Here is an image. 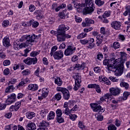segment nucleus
I'll return each instance as SVG.
<instances>
[{
  "label": "nucleus",
  "mask_w": 130,
  "mask_h": 130,
  "mask_svg": "<svg viewBox=\"0 0 130 130\" xmlns=\"http://www.w3.org/2000/svg\"><path fill=\"white\" fill-rule=\"evenodd\" d=\"M54 98H55V99H56V100H57V101H59V100L61 99V93H60V92L56 93L54 95Z\"/></svg>",
  "instance_id": "41"
},
{
  "label": "nucleus",
  "mask_w": 130,
  "mask_h": 130,
  "mask_svg": "<svg viewBox=\"0 0 130 130\" xmlns=\"http://www.w3.org/2000/svg\"><path fill=\"white\" fill-rule=\"evenodd\" d=\"M75 83H81V78L80 77V76H79V74H77L76 76H75Z\"/></svg>",
  "instance_id": "44"
},
{
  "label": "nucleus",
  "mask_w": 130,
  "mask_h": 130,
  "mask_svg": "<svg viewBox=\"0 0 130 130\" xmlns=\"http://www.w3.org/2000/svg\"><path fill=\"white\" fill-rule=\"evenodd\" d=\"M56 120L58 123H63V122H64V119L62 117H61V116L57 117L56 118Z\"/></svg>",
  "instance_id": "36"
},
{
  "label": "nucleus",
  "mask_w": 130,
  "mask_h": 130,
  "mask_svg": "<svg viewBox=\"0 0 130 130\" xmlns=\"http://www.w3.org/2000/svg\"><path fill=\"white\" fill-rule=\"evenodd\" d=\"M87 37V33L82 32L80 34L78 35L77 36V39H82V38H85Z\"/></svg>",
  "instance_id": "37"
},
{
  "label": "nucleus",
  "mask_w": 130,
  "mask_h": 130,
  "mask_svg": "<svg viewBox=\"0 0 130 130\" xmlns=\"http://www.w3.org/2000/svg\"><path fill=\"white\" fill-rule=\"evenodd\" d=\"M40 72V68L39 67H38L35 72V75L37 76V77H39Z\"/></svg>",
  "instance_id": "64"
},
{
  "label": "nucleus",
  "mask_w": 130,
  "mask_h": 130,
  "mask_svg": "<svg viewBox=\"0 0 130 130\" xmlns=\"http://www.w3.org/2000/svg\"><path fill=\"white\" fill-rule=\"evenodd\" d=\"M126 11L123 13L124 16H130V6H128L126 8Z\"/></svg>",
  "instance_id": "46"
},
{
  "label": "nucleus",
  "mask_w": 130,
  "mask_h": 130,
  "mask_svg": "<svg viewBox=\"0 0 130 130\" xmlns=\"http://www.w3.org/2000/svg\"><path fill=\"white\" fill-rule=\"evenodd\" d=\"M95 4L96 5V6H98V7H102V6L105 4V2L104 1L95 0Z\"/></svg>",
  "instance_id": "34"
},
{
  "label": "nucleus",
  "mask_w": 130,
  "mask_h": 130,
  "mask_svg": "<svg viewBox=\"0 0 130 130\" xmlns=\"http://www.w3.org/2000/svg\"><path fill=\"white\" fill-rule=\"evenodd\" d=\"M26 130L36 129V124H35V123L29 122L26 125Z\"/></svg>",
  "instance_id": "16"
},
{
  "label": "nucleus",
  "mask_w": 130,
  "mask_h": 130,
  "mask_svg": "<svg viewBox=\"0 0 130 130\" xmlns=\"http://www.w3.org/2000/svg\"><path fill=\"white\" fill-rule=\"evenodd\" d=\"M75 51H76V47L72 46H69L65 50L64 54L66 56H69L70 55H72V54H74Z\"/></svg>",
  "instance_id": "5"
},
{
  "label": "nucleus",
  "mask_w": 130,
  "mask_h": 130,
  "mask_svg": "<svg viewBox=\"0 0 130 130\" xmlns=\"http://www.w3.org/2000/svg\"><path fill=\"white\" fill-rule=\"evenodd\" d=\"M69 12H67V11H63L59 13V16L60 19H66V17L68 16Z\"/></svg>",
  "instance_id": "26"
},
{
  "label": "nucleus",
  "mask_w": 130,
  "mask_h": 130,
  "mask_svg": "<svg viewBox=\"0 0 130 130\" xmlns=\"http://www.w3.org/2000/svg\"><path fill=\"white\" fill-rule=\"evenodd\" d=\"M71 37L72 36L70 35L60 32L59 35L57 37V41L58 42H62L63 41H66V39H68V38H71Z\"/></svg>",
  "instance_id": "4"
},
{
  "label": "nucleus",
  "mask_w": 130,
  "mask_h": 130,
  "mask_svg": "<svg viewBox=\"0 0 130 130\" xmlns=\"http://www.w3.org/2000/svg\"><path fill=\"white\" fill-rule=\"evenodd\" d=\"M62 93L63 94V98L64 100H69V99H70L71 95L70 94V91H69V90L66 89Z\"/></svg>",
  "instance_id": "19"
},
{
  "label": "nucleus",
  "mask_w": 130,
  "mask_h": 130,
  "mask_svg": "<svg viewBox=\"0 0 130 130\" xmlns=\"http://www.w3.org/2000/svg\"><path fill=\"white\" fill-rule=\"evenodd\" d=\"M102 81L104 82V84L106 85H111V83H110V81L108 80V79L106 77L103 78Z\"/></svg>",
  "instance_id": "39"
},
{
  "label": "nucleus",
  "mask_w": 130,
  "mask_h": 130,
  "mask_svg": "<svg viewBox=\"0 0 130 130\" xmlns=\"http://www.w3.org/2000/svg\"><path fill=\"white\" fill-rule=\"evenodd\" d=\"M26 116L28 119H32L33 117L36 116V114L33 112H28L26 113Z\"/></svg>",
  "instance_id": "22"
},
{
  "label": "nucleus",
  "mask_w": 130,
  "mask_h": 130,
  "mask_svg": "<svg viewBox=\"0 0 130 130\" xmlns=\"http://www.w3.org/2000/svg\"><path fill=\"white\" fill-rule=\"evenodd\" d=\"M111 25V27H112V28L115 30H120V28H121V24H120V22L113 21Z\"/></svg>",
  "instance_id": "12"
},
{
  "label": "nucleus",
  "mask_w": 130,
  "mask_h": 130,
  "mask_svg": "<svg viewBox=\"0 0 130 130\" xmlns=\"http://www.w3.org/2000/svg\"><path fill=\"white\" fill-rule=\"evenodd\" d=\"M120 85L122 88H124L125 90H127L129 87L128 83L125 82H121Z\"/></svg>",
  "instance_id": "33"
},
{
  "label": "nucleus",
  "mask_w": 130,
  "mask_h": 130,
  "mask_svg": "<svg viewBox=\"0 0 130 130\" xmlns=\"http://www.w3.org/2000/svg\"><path fill=\"white\" fill-rule=\"evenodd\" d=\"M108 130H116V126L113 124H111L108 126Z\"/></svg>",
  "instance_id": "49"
},
{
  "label": "nucleus",
  "mask_w": 130,
  "mask_h": 130,
  "mask_svg": "<svg viewBox=\"0 0 130 130\" xmlns=\"http://www.w3.org/2000/svg\"><path fill=\"white\" fill-rule=\"evenodd\" d=\"M80 43L81 44H83V45H85V44H87V43H89V40H80Z\"/></svg>",
  "instance_id": "58"
},
{
  "label": "nucleus",
  "mask_w": 130,
  "mask_h": 130,
  "mask_svg": "<svg viewBox=\"0 0 130 130\" xmlns=\"http://www.w3.org/2000/svg\"><path fill=\"white\" fill-rule=\"evenodd\" d=\"M8 99H11V100H14L16 99V94L12 93L11 95L8 96Z\"/></svg>",
  "instance_id": "56"
},
{
  "label": "nucleus",
  "mask_w": 130,
  "mask_h": 130,
  "mask_svg": "<svg viewBox=\"0 0 130 130\" xmlns=\"http://www.w3.org/2000/svg\"><path fill=\"white\" fill-rule=\"evenodd\" d=\"M42 13H43V12L42 11L38 10L34 12V15L36 16V17L38 20H41V19L43 18V14Z\"/></svg>",
  "instance_id": "17"
},
{
  "label": "nucleus",
  "mask_w": 130,
  "mask_h": 130,
  "mask_svg": "<svg viewBox=\"0 0 130 130\" xmlns=\"http://www.w3.org/2000/svg\"><path fill=\"white\" fill-rule=\"evenodd\" d=\"M53 56L54 59H57V60H59L63 57V52L60 50L59 51H57L54 53Z\"/></svg>",
  "instance_id": "9"
},
{
  "label": "nucleus",
  "mask_w": 130,
  "mask_h": 130,
  "mask_svg": "<svg viewBox=\"0 0 130 130\" xmlns=\"http://www.w3.org/2000/svg\"><path fill=\"white\" fill-rule=\"evenodd\" d=\"M3 43L4 46L5 47H9L11 44H10V39L8 38H5L3 40Z\"/></svg>",
  "instance_id": "21"
},
{
  "label": "nucleus",
  "mask_w": 130,
  "mask_h": 130,
  "mask_svg": "<svg viewBox=\"0 0 130 130\" xmlns=\"http://www.w3.org/2000/svg\"><path fill=\"white\" fill-rule=\"evenodd\" d=\"M31 49H32V48L29 46L28 48H26L25 50H24V54L23 55V56H25V57H27V56H28V53H29V52L31 51Z\"/></svg>",
  "instance_id": "35"
},
{
  "label": "nucleus",
  "mask_w": 130,
  "mask_h": 130,
  "mask_svg": "<svg viewBox=\"0 0 130 130\" xmlns=\"http://www.w3.org/2000/svg\"><path fill=\"white\" fill-rule=\"evenodd\" d=\"M87 88H89V89H95V90L98 93H101V89L100 88V85L97 84H88Z\"/></svg>",
  "instance_id": "11"
},
{
  "label": "nucleus",
  "mask_w": 130,
  "mask_h": 130,
  "mask_svg": "<svg viewBox=\"0 0 130 130\" xmlns=\"http://www.w3.org/2000/svg\"><path fill=\"white\" fill-rule=\"evenodd\" d=\"M74 8H76V9H81V8H85L86 7V5L84 4H79L77 3L73 2Z\"/></svg>",
  "instance_id": "30"
},
{
  "label": "nucleus",
  "mask_w": 130,
  "mask_h": 130,
  "mask_svg": "<svg viewBox=\"0 0 130 130\" xmlns=\"http://www.w3.org/2000/svg\"><path fill=\"white\" fill-rule=\"evenodd\" d=\"M56 114L57 117L61 116V115H62V111H61L60 109H57L56 110Z\"/></svg>",
  "instance_id": "47"
},
{
  "label": "nucleus",
  "mask_w": 130,
  "mask_h": 130,
  "mask_svg": "<svg viewBox=\"0 0 130 130\" xmlns=\"http://www.w3.org/2000/svg\"><path fill=\"white\" fill-rule=\"evenodd\" d=\"M109 16H110V12L106 11L103 15V18H108V17H109Z\"/></svg>",
  "instance_id": "61"
},
{
  "label": "nucleus",
  "mask_w": 130,
  "mask_h": 130,
  "mask_svg": "<svg viewBox=\"0 0 130 130\" xmlns=\"http://www.w3.org/2000/svg\"><path fill=\"white\" fill-rule=\"evenodd\" d=\"M90 106L94 112H100L101 111V106L98 104H90Z\"/></svg>",
  "instance_id": "13"
},
{
  "label": "nucleus",
  "mask_w": 130,
  "mask_h": 130,
  "mask_svg": "<svg viewBox=\"0 0 130 130\" xmlns=\"http://www.w3.org/2000/svg\"><path fill=\"white\" fill-rule=\"evenodd\" d=\"M89 45L87 46L88 48L90 49H92V48H93L95 46V44H94V40L93 38H90L89 40Z\"/></svg>",
  "instance_id": "28"
},
{
  "label": "nucleus",
  "mask_w": 130,
  "mask_h": 130,
  "mask_svg": "<svg viewBox=\"0 0 130 130\" xmlns=\"http://www.w3.org/2000/svg\"><path fill=\"white\" fill-rule=\"evenodd\" d=\"M69 116L70 119L72 120L73 121L76 120V119L78 117L76 114H70Z\"/></svg>",
  "instance_id": "54"
},
{
  "label": "nucleus",
  "mask_w": 130,
  "mask_h": 130,
  "mask_svg": "<svg viewBox=\"0 0 130 130\" xmlns=\"http://www.w3.org/2000/svg\"><path fill=\"white\" fill-rule=\"evenodd\" d=\"M85 6H88L83 8V15H92L95 10V6L92 0H85Z\"/></svg>",
  "instance_id": "2"
},
{
  "label": "nucleus",
  "mask_w": 130,
  "mask_h": 130,
  "mask_svg": "<svg viewBox=\"0 0 130 130\" xmlns=\"http://www.w3.org/2000/svg\"><path fill=\"white\" fill-rule=\"evenodd\" d=\"M113 46L115 49H117V48H119V43L117 42H115L113 43Z\"/></svg>",
  "instance_id": "57"
},
{
  "label": "nucleus",
  "mask_w": 130,
  "mask_h": 130,
  "mask_svg": "<svg viewBox=\"0 0 130 130\" xmlns=\"http://www.w3.org/2000/svg\"><path fill=\"white\" fill-rule=\"evenodd\" d=\"M67 88L60 87H57L56 90L58 92H61V93H63Z\"/></svg>",
  "instance_id": "53"
},
{
  "label": "nucleus",
  "mask_w": 130,
  "mask_h": 130,
  "mask_svg": "<svg viewBox=\"0 0 130 130\" xmlns=\"http://www.w3.org/2000/svg\"><path fill=\"white\" fill-rule=\"evenodd\" d=\"M47 114H48V110L46 108H43L41 111V115L42 117H45Z\"/></svg>",
  "instance_id": "27"
},
{
  "label": "nucleus",
  "mask_w": 130,
  "mask_h": 130,
  "mask_svg": "<svg viewBox=\"0 0 130 130\" xmlns=\"http://www.w3.org/2000/svg\"><path fill=\"white\" fill-rule=\"evenodd\" d=\"M70 29V27L66 26L64 24H61L58 26V30L60 33H66V31H68Z\"/></svg>",
  "instance_id": "14"
},
{
  "label": "nucleus",
  "mask_w": 130,
  "mask_h": 130,
  "mask_svg": "<svg viewBox=\"0 0 130 130\" xmlns=\"http://www.w3.org/2000/svg\"><path fill=\"white\" fill-rule=\"evenodd\" d=\"M39 54V53L37 51H33L30 53V56L32 57H35L36 55H38Z\"/></svg>",
  "instance_id": "62"
},
{
  "label": "nucleus",
  "mask_w": 130,
  "mask_h": 130,
  "mask_svg": "<svg viewBox=\"0 0 130 130\" xmlns=\"http://www.w3.org/2000/svg\"><path fill=\"white\" fill-rule=\"evenodd\" d=\"M29 24L32 25L33 28H37L39 26V22L36 21L33 19L29 21Z\"/></svg>",
  "instance_id": "23"
},
{
  "label": "nucleus",
  "mask_w": 130,
  "mask_h": 130,
  "mask_svg": "<svg viewBox=\"0 0 130 130\" xmlns=\"http://www.w3.org/2000/svg\"><path fill=\"white\" fill-rule=\"evenodd\" d=\"M38 59H37V58L34 57V58H31V57H27L25 59L23 60L24 62L26 63V64H27L28 66H31L32 63L33 64H36L37 63V61Z\"/></svg>",
  "instance_id": "6"
},
{
  "label": "nucleus",
  "mask_w": 130,
  "mask_h": 130,
  "mask_svg": "<svg viewBox=\"0 0 130 130\" xmlns=\"http://www.w3.org/2000/svg\"><path fill=\"white\" fill-rule=\"evenodd\" d=\"M54 83L57 86H61L62 85V80L60 78V77H56L54 78Z\"/></svg>",
  "instance_id": "25"
},
{
  "label": "nucleus",
  "mask_w": 130,
  "mask_h": 130,
  "mask_svg": "<svg viewBox=\"0 0 130 130\" xmlns=\"http://www.w3.org/2000/svg\"><path fill=\"white\" fill-rule=\"evenodd\" d=\"M130 95V92H124L123 94V100H127V98Z\"/></svg>",
  "instance_id": "50"
},
{
  "label": "nucleus",
  "mask_w": 130,
  "mask_h": 130,
  "mask_svg": "<svg viewBox=\"0 0 130 130\" xmlns=\"http://www.w3.org/2000/svg\"><path fill=\"white\" fill-rule=\"evenodd\" d=\"M22 102V101L21 102H16L15 104V106H11L10 107V108H11V109H14L15 111H18V110H19V109L20 108V107H21V103Z\"/></svg>",
  "instance_id": "18"
},
{
  "label": "nucleus",
  "mask_w": 130,
  "mask_h": 130,
  "mask_svg": "<svg viewBox=\"0 0 130 130\" xmlns=\"http://www.w3.org/2000/svg\"><path fill=\"white\" fill-rule=\"evenodd\" d=\"M55 117V113L53 111H51L49 113L48 117L47 118V120H50L51 119H54Z\"/></svg>",
  "instance_id": "31"
},
{
  "label": "nucleus",
  "mask_w": 130,
  "mask_h": 130,
  "mask_svg": "<svg viewBox=\"0 0 130 130\" xmlns=\"http://www.w3.org/2000/svg\"><path fill=\"white\" fill-rule=\"evenodd\" d=\"M97 40H96V45L97 46H100V44H102L103 39L102 38L100 37H96Z\"/></svg>",
  "instance_id": "48"
},
{
  "label": "nucleus",
  "mask_w": 130,
  "mask_h": 130,
  "mask_svg": "<svg viewBox=\"0 0 130 130\" xmlns=\"http://www.w3.org/2000/svg\"><path fill=\"white\" fill-rule=\"evenodd\" d=\"M22 74L23 76H29L31 74V71L29 70L26 69L25 70H23L22 72Z\"/></svg>",
  "instance_id": "38"
},
{
  "label": "nucleus",
  "mask_w": 130,
  "mask_h": 130,
  "mask_svg": "<svg viewBox=\"0 0 130 130\" xmlns=\"http://www.w3.org/2000/svg\"><path fill=\"white\" fill-rule=\"evenodd\" d=\"M112 60H113L112 59H105L103 61V64L105 66H107V68L108 71H110L111 72H115L116 69H117V65H116V64H113ZM113 70H115V71Z\"/></svg>",
  "instance_id": "3"
},
{
  "label": "nucleus",
  "mask_w": 130,
  "mask_h": 130,
  "mask_svg": "<svg viewBox=\"0 0 130 130\" xmlns=\"http://www.w3.org/2000/svg\"><path fill=\"white\" fill-rule=\"evenodd\" d=\"M57 50V46H54L52 47L51 50V53H50L51 56H52L54 53L53 52H55Z\"/></svg>",
  "instance_id": "40"
},
{
  "label": "nucleus",
  "mask_w": 130,
  "mask_h": 130,
  "mask_svg": "<svg viewBox=\"0 0 130 130\" xmlns=\"http://www.w3.org/2000/svg\"><path fill=\"white\" fill-rule=\"evenodd\" d=\"M2 25L4 28H6L10 25V21L8 20H5L3 21Z\"/></svg>",
  "instance_id": "45"
},
{
  "label": "nucleus",
  "mask_w": 130,
  "mask_h": 130,
  "mask_svg": "<svg viewBox=\"0 0 130 130\" xmlns=\"http://www.w3.org/2000/svg\"><path fill=\"white\" fill-rule=\"evenodd\" d=\"M41 95L43 98H46L48 95V90L46 88H43L42 90Z\"/></svg>",
  "instance_id": "29"
},
{
  "label": "nucleus",
  "mask_w": 130,
  "mask_h": 130,
  "mask_svg": "<svg viewBox=\"0 0 130 130\" xmlns=\"http://www.w3.org/2000/svg\"><path fill=\"white\" fill-rule=\"evenodd\" d=\"M28 89L31 91H36V90H38V85L37 84H29L28 86Z\"/></svg>",
  "instance_id": "20"
},
{
  "label": "nucleus",
  "mask_w": 130,
  "mask_h": 130,
  "mask_svg": "<svg viewBox=\"0 0 130 130\" xmlns=\"http://www.w3.org/2000/svg\"><path fill=\"white\" fill-rule=\"evenodd\" d=\"M28 46H29L27 45V43H22L19 45V47L20 48H23V47L24 48L28 47Z\"/></svg>",
  "instance_id": "60"
},
{
  "label": "nucleus",
  "mask_w": 130,
  "mask_h": 130,
  "mask_svg": "<svg viewBox=\"0 0 130 130\" xmlns=\"http://www.w3.org/2000/svg\"><path fill=\"white\" fill-rule=\"evenodd\" d=\"M80 87H81L80 83H76V82H75V86L73 88V89L74 90V91H78V90L80 89Z\"/></svg>",
  "instance_id": "43"
},
{
  "label": "nucleus",
  "mask_w": 130,
  "mask_h": 130,
  "mask_svg": "<svg viewBox=\"0 0 130 130\" xmlns=\"http://www.w3.org/2000/svg\"><path fill=\"white\" fill-rule=\"evenodd\" d=\"M35 39H38V36H36V35L26 36V44H31L32 42L35 41Z\"/></svg>",
  "instance_id": "8"
},
{
  "label": "nucleus",
  "mask_w": 130,
  "mask_h": 130,
  "mask_svg": "<svg viewBox=\"0 0 130 130\" xmlns=\"http://www.w3.org/2000/svg\"><path fill=\"white\" fill-rule=\"evenodd\" d=\"M50 33L53 35H55V36H56V37H57L59 34H60V32L59 31L58 29H57V31L51 30Z\"/></svg>",
  "instance_id": "51"
},
{
  "label": "nucleus",
  "mask_w": 130,
  "mask_h": 130,
  "mask_svg": "<svg viewBox=\"0 0 130 130\" xmlns=\"http://www.w3.org/2000/svg\"><path fill=\"white\" fill-rule=\"evenodd\" d=\"M118 54H120V58L115 60V54L112 53L110 54V57L111 58L110 59H113L112 62H113V64L117 66V69L115 70V73L116 76L117 77L122 75V73H123V69H124L123 63H124L125 61H126V60L127 59V54H126V53L123 52H118Z\"/></svg>",
  "instance_id": "1"
},
{
  "label": "nucleus",
  "mask_w": 130,
  "mask_h": 130,
  "mask_svg": "<svg viewBox=\"0 0 130 130\" xmlns=\"http://www.w3.org/2000/svg\"><path fill=\"white\" fill-rule=\"evenodd\" d=\"M36 9V7H35V6L33 5H30L29 7V10L30 12H34Z\"/></svg>",
  "instance_id": "59"
},
{
  "label": "nucleus",
  "mask_w": 130,
  "mask_h": 130,
  "mask_svg": "<svg viewBox=\"0 0 130 130\" xmlns=\"http://www.w3.org/2000/svg\"><path fill=\"white\" fill-rule=\"evenodd\" d=\"M95 21L93 19H91L89 18H85V22H83L82 23V27H87L88 26H91V25H93Z\"/></svg>",
  "instance_id": "10"
},
{
  "label": "nucleus",
  "mask_w": 130,
  "mask_h": 130,
  "mask_svg": "<svg viewBox=\"0 0 130 130\" xmlns=\"http://www.w3.org/2000/svg\"><path fill=\"white\" fill-rule=\"evenodd\" d=\"M118 38L120 41H124L125 40V37L123 35L119 34L118 36Z\"/></svg>",
  "instance_id": "52"
},
{
  "label": "nucleus",
  "mask_w": 130,
  "mask_h": 130,
  "mask_svg": "<svg viewBox=\"0 0 130 130\" xmlns=\"http://www.w3.org/2000/svg\"><path fill=\"white\" fill-rule=\"evenodd\" d=\"M11 90H12V91H13V90H14V85H11L8 86V87L6 88L5 92H6V93H9V92H10Z\"/></svg>",
  "instance_id": "42"
},
{
  "label": "nucleus",
  "mask_w": 130,
  "mask_h": 130,
  "mask_svg": "<svg viewBox=\"0 0 130 130\" xmlns=\"http://www.w3.org/2000/svg\"><path fill=\"white\" fill-rule=\"evenodd\" d=\"M86 66L85 64H80L79 63L76 64L75 66V69H77L78 71H82V70H84L85 69Z\"/></svg>",
  "instance_id": "24"
},
{
  "label": "nucleus",
  "mask_w": 130,
  "mask_h": 130,
  "mask_svg": "<svg viewBox=\"0 0 130 130\" xmlns=\"http://www.w3.org/2000/svg\"><path fill=\"white\" fill-rule=\"evenodd\" d=\"M48 126H49V123L45 121H42L39 123V128L37 130H47L48 129Z\"/></svg>",
  "instance_id": "7"
},
{
  "label": "nucleus",
  "mask_w": 130,
  "mask_h": 130,
  "mask_svg": "<svg viewBox=\"0 0 130 130\" xmlns=\"http://www.w3.org/2000/svg\"><path fill=\"white\" fill-rule=\"evenodd\" d=\"M63 113H64L66 115H70L71 113H73L72 109L70 110L69 108H65L64 110H62Z\"/></svg>",
  "instance_id": "32"
},
{
  "label": "nucleus",
  "mask_w": 130,
  "mask_h": 130,
  "mask_svg": "<svg viewBox=\"0 0 130 130\" xmlns=\"http://www.w3.org/2000/svg\"><path fill=\"white\" fill-rule=\"evenodd\" d=\"M3 64L5 67L10 66L11 64V60H5L3 62Z\"/></svg>",
  "instance_id": "55"
},
{
  "label": "nucleus",
  "mask_w": 130,
  "mask_h": 130,
  "mask_svg": "<svg viewBox=\"0 0 130 130\" xmlns=\"http://www.w3.org/2000/svg\"><path fill=\"white\" fill-rule=\"evenodd\" d=\"M94 72L96 73H100L101 72V69H100V67H95L93 69Z\"/></svg>",
  "instance_id": "63"
},
{
  "label": "nucleus",
  "mask_w": 130,
  "mask_h": 130,
  "mask_svg": "<svg viewBox=\"0 0 130 130\" xmlns=\"http://www.w3.org/2000/svg\"><path fill=\"white\" fill-rule=\"evenodd\" d=\"M121 90L119 88H112L110 89V92L112 95L116 96L120 93Z\"/></svg>",
  "instance_id": "15"
}]
</instances>
